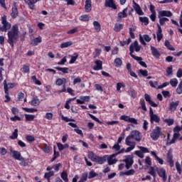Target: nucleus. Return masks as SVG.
<instances>
[{
	"label": "nucleus",
	"mask_w": 182,
	"mask_h": 182,
	"mask_svg": "<svg viewBox=\"0 0 182 182\" xmlns=\"http://www.w3.org/2000/svg\"><path fill=\"white\" fill-rule=\"evenodd\" d=\"M123 29V24H115L114 31L115 32H120Z\"/></svg>",
	"instance_id": "obj_41"
},
{
	"label": "nucleus",
	"mask_w": 182,
	"mask_h": 182,
	"mask_svg": "<svg viewBox=\"0 0 182 182\" xmlns=\"http://www.w3.org/2000/svg\"><path fill=\"white\" fill-rule=\"evenodd\" d=\"M107 160V156L106 155L102 157L97 156L95 161V163H97L98 164H103L106 163Z\"/></svg>",
	"instance_id": "obj_23"
},
{
	"label": "nucleus",
	"mask_w": 182,
	"mask_h": 182,
	"mask_svg": "<svg viewBox=\"0 0 182 182\" xmlns=\"http://www.w3.org/2000/svg\"><path fill=\"white\" fill-rule=\"evenodd\" d=\"M133 4L134 5V9L138 15H144V13H143V11L141 10V8H140V6L137 4V3H136V1H133Z\"/></svg>",
	"instance_id": "obj_22"
},
{
	"label": "nucleus",
	"mask_w": 182,
	"mask_h": 182,
	"mask_svg": "<svg viewBox=\"0 0 182 182\" xmlns=\"http://www.w3.org/2000/svg\"><path fill=\"white\" fill-rule=\"evenodd\" d=\"M156 171H157V167H153L150 166L149 168V174H151L154 177V179L156 180V177L157 176V173H156Z\"/></svg>",
	"instance_id": "obj_19"
},
{
	"label": "nucleus",
	"mask_w": 182,
	"mask_h": 182,
	"mask_svg": "<svg viewBox=\"0 0 182 182\" xmlns=\"http://www.w3.org/2000/svg\"><path fill=\"white\" fill-rule=\"evenodd\" d=\"M126 165L125 167L127 168V170H129V168H130V167H132V166H133V161L132 159H127L124 160Z\"/></svg>",
	"instance_id": "obj_28"
},
{
	"label": "nucleus",
	"mask_w": 182,
	"mask_h": 182,
	"mask_svg": "<svg viewBox=\"0 0 182 182\" xmlns=\"http://www.w3.org/2000/svg\"><path fill=\"white\" fill-rule=\"evenodd\" d=\"M85 9L86 12H90L92 11V1L91 0L85 1Z\"/></svg>",
	"instance_id": "obj_26"
},
{
	"label": "nucleus",
	"mask_w": 182,
	"mask_h": 182,
	"mask_svg": "<svg viewBox=\"0 0 182 182\" xmlns=\"http://www.w3.org/2000/svg\"><path fill=\"white\" fill-rule=\"evenodd\" d=\"M177 139H180V134L178 132H174L173 139L169 142V144H173V143H176V140Z\"/></svg>",
	"instance_id": "obj_29"
},
{
	"label": "nucleus",
	"mask_w": 182,
	"mask_h": 182,
	"mask_svg": "<svg viewBox=\"0 0 182 182\" xmlns=\"http://www.w3.org/2000/svg\"><path fill=\"white\" fill-rule=\"evenodd\" d=\"M135 173H136V171H134V169H131L125 172H122L121 174L122 176H133V174H134Z\"/></svg>",
	"instance_id": "obj_32"
},
{
	"label": "nucleus",
	"mask_w": 182,
	"mask_h": 182,
	"mask_svg": "<svg viewBox=\"0 0 182 182\" xmlns=\"http://www.w3.org/2000/svg\"><path fill=\"white\" fill-rule=\"evenodd\" d=\"M96 66H95L93 68L94 70H102V69H103V62H102V60H97L95 62Z\"/></svg>",
	"instance_id": "obj_18"
},
{
	"label": "nucleus",
	"mask_w": 182,
	"mask_h": 182,
	"mask_svg": "<svg viewBox=\"0 0 182 182\" xmlns=\"http://www.w3.org/2000/svg\"><path fill=\"white\" fill-rule=\"evenodd\" d=\"M139 21L140 22L144 23L145 26H147V24L149 23V18L147 17H140Z\"/></svg>",
	"instance_id": "obj_44"
},
{
	"label": "nucleus",
	"mask_w": 182,
	"mask_h": 182,
	"mask_svg": "<svg viewBox=\"0 0 182 182\" xmlns=\"http://www.w3.org/2000/svg\"><path fill=\"white\" fill-rule=\"evenodd\" d=\"M1 23L3 26H0L1 32H8L7 33V42L11 45V48H14V43H16L19 39V28H18V25L12 26V24L6 20V15L1 17ZM9 29H11V31H9Z\"/></svg>",
	"instance_id": "obj_1"
},
{
	"label": "nucleus",
	"mask_w": 182,
	"mask_h": 182,
	"mask_svg": "<svg viewBox=\"0 0 182 182\" xmlns=\"http://www.w3.org/2000/svg\"><path fill=\"white\" fill-rule=\"evenodd\" d=\"M180 105V101H176V102H171L169 105V110L171 112H176L177 109V106Z\"/></svg>",
	"instance_id": "obj_17"
},
{
	"label": "nucleus",
	"mask_w": 182,
	"mask_h": 182,
	"mask_svg": "<svg viewBox=\"0 0 182 182\" xmlns=\"http://www.w3.org/2000/svg\"><path fill=\"white\" fill-rule=\"evenodd\" d=\"M149 116L151 124H153V122H155L156 123H160V117H159L157 114H154L151 107L149 108Z\"/></svg>",
	"instance_id": "obj_4"
},
{
	"label": "nucleus",
	"mask_w": 182,
	"mask_h": 182,
	"mask_svg": "<svg viewBox=\"0 0 182 182\" xmlns=\"http://www.w3.org/2000/svg\"><path fill=\"white\" fill-rule=\"evenodd\" d=\"M145 163L148 164V166H151V158H150V156H146L145 159Z\"/></svg>",
	"instance_id": "obj_63"
},
{
	"label": "nucleus",
	"mask_w": 182,
	"mask_h": 182,
	"mask_svg": "<svg viewBox=\"0 0 182 182\" xmlns=\"http://www.w3.org/2000/svg\"><path fill=\"white\" fill-rule=\"evenodd\" d=\"M127 8L124 9L122 12L118 14V22L122 21V18H127Z\"/></svg>",
	"instance_id": "obj_21"
},
{
	"label": "nucleus",
	"mask_w": 182,
	"mask_h": 182,
	"mask_svg": "<svg viewBox=\"0 0 182 182\" xmlns=\"http://www.w3.org/2000/svg\"><path fill=\"white\" fill-rule=\"evenodd\" d=\"M149 85L151 87H154L156 89V87L159 86V82H157V81H155L154 82H153V81H149Z\"/></svg>",
	"instance_id": "obj_62"
},
{
	"label": "nucleus",
	"mask_w": 182,
	"mask_h": 182,
	"mask_svg": "<svg viewBox=\"0 0 182 182\" xmlns=\"http://www.w3.org/2000/svg\"><path fill=\"white\" fill-rule=\"evenodd\" d=\"M53 149H54V154H53V157L51 159V161H55V160H56V158L60 156V154H59V151H56V146H54Z\"/></svg>",
	"instance_id": "obj_37"
},
{
	"label": "nucleus",
	"mask_w": 182,
	"mask_h": 182,
	"mask_svg": "<svg viewBox=\"0 0 182 182\" xmlns=\"http://www.w3.org/2000/svg\"><path fill=\"white\" fill-rule=\"evenodd\" d=\"M80 21H82L84 22H87L89 21V16L87 15H82L80 16Z\"/></svg>",
	"instance_id": "obj_53"
},
{
	"label": "nucleus",
	"mask_w": 182,
	"mask_h": 182,
	"mask_svg": "<svg viewBox=\"0 0 182 182\" xmlns=\"http://www.w3.org/2000/svg\"><path fill=\"white\" fill-rule=\"evenodd\" d=\"M136 29V26H132L131 28H129V35L132 39H134L135 38L134 32H135Z\"/></svg>",
	"instance_id": "obj_31"
},
{
	"label": "nucleus",
	"mask_w": 182,
	"mask_h": 182,
	"mask_svg": "<svg viewBox=\"0 0 182 182\" xmlns=\"http://www.w3.org/2000/svg\"><path fill=\"white\" fill-rule=\"evenodd\" d=\"M20 162V166H23V167H26L28 166V162L25 160V158H23V159H19Z\"/></svg>",
	"instance_id": "obj_56"
},
{
	"label": "nucleus",
	"mask_w": 182,
	"mask_h": 182,
	"mask_svg": "<svg viewBox=\"0 0 182 182\" xmlns=\"http://www.w3.org/2000/svg\"><path fill=\"white\" fill-rule=\"evenodd\" d=\"M26 140L28 142V143H33V141H35V136H32V135H27L26 136Z\"/></svg>",
	"instance_id": "obj_39"
},
{
	"label": "nucleus",
	"mask_w": 182,
	"mask_h": 182,
	"mask_svg": "<svg viewBox=\"0 0 182 182\" xmlns=\"http://www.w3.org/2000/svg\"><path fill=\"white\" fill-rule=\"evenodd\" d=\"M93 26L96 32H99L102 29V27L100 26V23L99 21H94Z\"/></svg>",
	"instance_id": "obj_33"
},
{
	"label": "nucleus",
	"mask_w": 182,
	"mask_h": 182,
	"mask_svg": "<svg viewBox=\"0 0 182 182\" xmlns=\"http://www.w3.org/2000/svg\"><path fill=\"white\" fill-rule=\"evenodd\" d=\"M116 156H117V154H113L109 156H107V160L109 166H112V164H116V163H117Z\"/></svg>",
	"instance_id": "obj_8"
},
{
	"label": "nucleus",
	"mask_w": 182,
	"mask_h": 182,
	"mask_svg": "<svg viewBox=\"0 0 182 182\" xmlns=\"http://www.w3.org/2000/svg\"><path fill=\"white\" fill-rule=\"evenodd\" d=\"M129 55H130V56H132V58L133 59H134L135 60H137L138 62H140V61L143 60V58L141 57L136 56L133 53L129 54Z\"/></svg>",
	"instance_id": "obj_55"
},
{
	"label": "nucleus",
	"mask_w": 182,
	"mask_h": 182,
	"mask_svg": "<svg viewBox=\"0 0 182 182\" xmlns=\"http://www.w3.org/2000/svg\"><path fill=\"white\" fill-rule=\"evenodd\" d=\"M176 167L177 171L179 173V174H181V165L178 162L176 163Z\"/></svg>",
	"instance_id": "obj_60"
},
{
	"label": "nucleus",
	"mask_w": 182,
	"mask_h": 182,
	"mask_svg": "<svg viewBox=\"0 0 182 182\" xmlns=\"http://www.w3.org/2000/svg\"><path fill=\"white\" fill-rule=\"evenodd\" d=\"M87 173H82L80 181H87Z\"/></svg>",
	"instance_id": "obj_58"
},
{
	"label": "nucleus",
	"mask_w": 182,
	"mask_h": 182,
	"mask_svg": "<svg viewBox=\"0 0 182 182\" xmlns=\"http://www.w3.org/2000/svg\"><path fill=\"white\" fill-rule=\"evenodd\" d=\"M41 42H42V37L38 36L32 40L31 45L32 46H38V45H39V43H41Z\"/></svg>",
	"instance_id": "obj_25"
},
{
	"label": "nucleus",
	"mask_w": 182,
	"mask_h": 182,
	"mask_svg": "<svg viewBox=\"0 0 182 182\" xmlns=\"http://www.w3.org/2000/svg\"><path fill=\"white\" fill-rule=\"evenodd\" d=\"M132 137L135 141H141V133L137 130H134L131 132L129 135Z\"/></svg>",
	"instance_id": "obj_5"
},
{
	"label": "nucleus",
	"mask_w": 182,
	"mask_h": 182,
	"mask_svg": "<svg viewBox=\"0 0 182 182\" xmlns=\"http://www.w3.org/2000/svg\"><path fill=\"white\" fill-rule=\"evenodd\" d=\"M105 6L106 8H112V9H117V6L114 4V0H106Z\"/></svg>",
	"instance_id": "obj_14"
},
{
	"label": "nucleus",
	"mask_w": 182,
	"mask_h": 182,
	"mask_svg": "<svg viewBox=\"0 0 182 182\" xmlns=\"http://www.w3.org/2000/svg\"><path fill=\"white\" fill-rule=\"evenodd\" d=\"M167 21H168V18H166V17H161L160 18H159V23H160V25L161 26H163V25H164V23L165 22H167Z\"/></svg>",
	"instance_id": "obj_52"
},
{
	"label": "nucleus",
	"mask_w": 182,
	"mask_h": 182,
	"mask_svg": "<svg viewBox=\"0 0 182 182\" xmlns=\"http://www.w3.org/2000/svg\"><path fill=\"white\" fill-rule=\"evenodd\" d=\"M72 45H73L72 41H68V42L61 43L60 48H61V49H63L65 48H69V46H72Z\"/></svg>",
	"instance_id": "obj_35"
},
{
	"label": "nucleus",
	"mask_w": 182,
	"mask_h": 182,
	"mask_svg": "<svg viewBox=\"0 0 182 182\" xmlns=\"http://www.w3.org/2000/svg\"><path fill=\"white\" fill-rule=\"evenodd\" d=\"M13 7L11 9V16L13 19H15L19 15V11H18V7H16V2L13 3Z\"/></svg>",
	"instance_id": "obj_9"
},
{
	"label": "nucleus",
	"mask_w": 182,
	"mask_h": 182,
	"mask_svg": "<svg viewBox=\"0 0 182 182\" xmlns=\"http://www.w3.org/2000/svg\"><path fill=\"white\" fill-rule=\"evenodd\" d=\"M156 171L158 173V176L161 177L164 182L167 181V175H166V170H164V168L159 169V168H156Z\"/></svg>",
	"instance_id": "obj_10"
},
{
	"label": "nucleus",
	"mask_w": 182,
	"mask_h": 182,
	"mask_svg": "<svg viewBox=\"0 0 182 182\" xmlns=\"http://www.w3.org/2000/svg\"><path fill=\"white\" fill-rule=\"evenodd\" d=\"M140 49H141V46H139V42L137 41H135L129 46V55L134 53V50L135 52H140Z\"/></svg>",
	"instance_id": "obj_3"
},
{
	"label": "nucleus",
	"mask_w": 182,
	"mask_h": 182,
	"mask_svg": "<svg viewBox=\"0 0 182 182\" xmlns=\"http://www.w3.org/2000/svg\"><path fill=\"white\" fill-rule=\"evenodd\" d=\"M35 119V115L26 114V120L27 122H32Z\"/></svg>",
	"instance_id": "obj_48"
},
{
	"label": "nucleus",
	"mask_w": 182,
	"mask_h": 182,
	"mask_svg": "<svg viewBox=\"0 0 182 182\" xmlns=\"http://www.w3.org/2000/svg\"><path fill=\"white\" fill-rule=\"evenodd\" d=\"M140 105L141 106L142 110H144V112H147V108L146 107V102L144 101V100L141 99L140 100Z\"/></svg>",
	"instance_id": "obj_42"
},
{
	"label": "nucleus",
	"mask_w": 182,
	"mask_h": 182,
	"mask_svg": "<svg viewBox=\"0 0 182 182\" xmlns=\"http://www.w3.org/2000/svg\"><path fill=\"white\" fill-rule=\"evenodd\" d=\"M61 178H63V180H64V181L68 182L69 181V178H68V173L66 172V171H63L61 173Z\"/></svg>",
	"instance_id": "obj_38"
},
{
	"label": "nucleus",
	"mask_w": 182,
	"mask_h": 182,
	"mask_svg": "<svg viewBox=\"0 0 182 182\" xmlns=\"http://www.w3.org/2000/svg\"><path fill=\"white\" fill-rule=\"evenodd\" d=\"M165 46H166V48H168L169 50H174V48L171 46V44H170V41H168V40L165 41Z\"/></svg>",
	"instance_id": "obj_46"
},
{
	"label": "nucleus",
	"mask_w": 182,
	"mask_h": 182,
	"mask_svg": "<svg viewBox=\"0 0 182 182\" xmlns=\"http://www.w3.org/2000/svg\"><path fill=\"white\" fill-rule=\"evenodd\" d=\"M10 151L12 153L13 157L14 159H16V160H23V157L21 155V152L13 149H11Z\"/></svg>",
	"instance_id": "obj_15"
},
{
	"label": "nucleus",
	"mask_w": 182,
	"mask_h": 182,
	"mask_svg": "<svg viewBox=\"0 0 182 182\" xmlns=\"http://www.w3.org/2000/svg\"><path fill=\"white\" fill-rule=\"evenodd\" d=\"M116 66H122V59L120 58H116L114 60Z\"/></svg>",
	"instance_id": "obj_59"
},
{
	"label": "nucleus",
	"mask_w": 182,
	"mask_h": 182,
	"mask_svg": "<svg viewBox=\"0 0 182 182\" xmlns=\"http://www.w3.org/2000/svg\"><path fill=\"white\" fill-rule=\"evenodd\" d=\"M66 83L67 80L66 78H58L55 81V85L57 86H62L63 85V89L60 91V93H63L66 92Z\"/></svg>",
	"instance_id": "obj_2"
},
{
	"label": "nucleus",
	"mask_w": 182,
	"mask_h": 182,
	"mask_svg": "<svg viewBox=\"0 0 182 182\" xmlns=\"http://www.w3.org/2000/svg\"><path fill=\"white\" fill-rule=\"evenodd\" d=\"M4 92L6 93L5 97L6 99L5 102H11V97H9V90H8V83H6V80L4 81Z\"/></svg>",
	"instance_id": "obj_12"
},
{
	"label": "nucleus",
	"mask_w": 182,
	"mask_h": 182,
	"mask_svg": "<svg viewBox=\"0 0 182 182\" xmlns=\"http://www.w3.org/2000/svg\"><path fill=\"white\" fill-rule=\"evenodd\" d=\"M167 162L170 167H174V161H173V150L171 149L167 153Z\"/></svg>",
	"instance_id": "obj_7"
},
{
	"label": "nucleus",
	"mask_w": 182,
	"mask_h": 182,
	"mask_svg": "<svg viewBox=\"0 0 182 182\" xmlns=\"http://www.w3.org/2000/svg\"><path fill=\"white\" fill-rule=\"evenodd\" d=\"M163 16H167L168 18H170V16H173V13L170 11H161L159 12L158 18H163Z\"/></svg>",
	"instance_id": "obj_13"
},
{
	"label": "nucleus",
	"mask_w": 182,
	"mask_h": 182,
	"mask_svg": "<svg viewBox=\"0 0 182 182\" xmlns=\"http://www.w3.org/2000/svg\"><path fill=\"white\" fill-rule=\"evenodd\" d=\"M55 69H56V70L62 72L63 73H69V68H68L55 67Z\"/></svg>",
	"instance_id": "obj_36"
},
{
	"label": "nucleus",
	"mask_w": 182,
	"mask_h": 182,
	"mask_svg": "<svg viewBox=\"0 0 182 182\" xmlns=\"http://www.w3.org/2000/svg\"><path fill=\"white\" fill-rule=\"evenodd\" d=\"M88 159H90L92 161L96 162V160L97 159V156L93 152H89L88 153Z\"/></svg>",
	"instance_id": "obj_30"
},
{
	"label": "nucleus",
	"mask_w": 182,
	"mask_h": 182,
	"mask_svg": "<svg viewBox=\"0 0 182 182\" xmlns=\"http://www.w3.org/2000/svg\"><path fill=\"white\" fill-rule=\"evenodd\" d=\"M23 73H28L29 72V66L26 65H24L23 66Z\"/></svg>",
	"instance_id": "obj_64"
},
{
	"label": "nucleus",
	"mask_w": 182,
	"mask_h": 182,
	"mask_svg": "<svg viewBox=\"0 0 182 182\" xmlns=\"http://www.w3.org/2000/svg\"><path fill=\"white\" fill-rule=\"evenodd\" d=\"M161 129L160 127H156L155 129L151 133V137L153 140H158L159 137H160V132Z\"/></svg>",
	"instance_id": "obj_6"
},
{
	"label": "nucleus",
	"mask_w": 182,
	"mask_h": 182,
	"mask_svg": "<svg viewBox=\"0 0 182 182\" xmlns=\"http://www.w3.org/2000/svg\"><path fill=\"white\" fill-rule=\"evenodd\" d=\"M170 85H171L173 87H176V86H177V85H178V80H177V78L171 79V80H170Z\"/></svg>",
	"instance_id": "obj_40"
},
{
	"label": "nucleus",
	"mask_w": 182,
	"mask_h": 182,
	"mask_svg": "<svg viewBox=\"0 0 182 182\" xmlns=\"http://www.w3.org/2000/svg\"><path fill=\"white\" fill-rule=\"evenodd\" d=\"M39 103H41V102L39 101V99H38V97H34L31 100L32 106H39Z\"/></svg>",
	"instance_id": "obj_34"
},
{
	"label": "nucleus",
	"mask_w": 182,
	"mask_h": 182,
	"mask_svg": "<svg viewBox=\"0 0 182 182\" xmlns=\"http://www.w3.org/2000/svg\"><path fill=\"white\" fill-rule=\"evenodd\" d=\"M23 110H25V112H27L28 113H33L34 112H38L37 109L33 108H23Z\"/></svg>",
	"instance_id": "obj_49"
},
{
	"label": "nucleus",
	"mask_w": 182,
	"mask_h": 182,
	"mask_svg": "<svg viewBox=\"0 0 182 182\" xmlns=\"http://www.w3.org/2000/svg\"><path fill=\"white\" fill-rule=\"evenodd\" d=\"M43 150L45 153H49L50 151V148L48 144H44L43 146Z\"/></svg>",
	"instance_id": "obj_54"
},
{
	"label": "nucleus",
	"mask_w": 182,
	"mask_h": 182,
	"mask_svg": "<svg viewBox=\"0 0 182 182\" xmlns=\"http://www.w3.org/2000/svg\"><path fill=\"white\" fill-rule=\"evenodd\" d=\"M133 140L134 139L131 136V135H129L125 139L127 146H136V142Z\"/></svg>",
	"instance_id": "obj_16"
},
{
	"label": "nucleus",
	"mask_w": 182,
	"mask_h": 182,
	"mask_svg": "<svg viewBox=\"0 0 182 182\" xmlns=\"http://www.w3.org/2000/svg\"><path fill=\"white\" fill-rule=\"evenodd\" d=\"M135 154L138 156V157H140L141 159H143L144 157V154L141 151H136Z\"/></svg>",
	"instance_id": "obj_61"
},
{
	"label": "nucleus",
	"mask_w": 182,
	"mask_h": 182,
	"mask_svg": "<svg viewBox=\"0 0 182 182\" xmlns=\"http://www.w3.org/2000/svg\"><path fill=\"white\" fill-rule=\"evenodd\" d=\"M77 56H79L77 53H75L74 56H71V60H70V63H75V62H76V59H77Z\"/></svg>",
	"instance_id": "obj_51"
},
{
	"label": "nucleus",
	"mask_w": 182,
	"mask_h": 182,
	"mask_svg": "<svg viewBox=\"0 0 182 182\" xmlns=\"http://www.w3.org/2000/svg\"><path fill=\"white\" fill-rule=\"evenodd\" d=\"M157 27H158V31L156 32L157 41L158 42H160L161 39H163V34L161 33L163 31L161 30V26H160V25L157 24Z\"/></svg>",
	"instance_id": "obj_20"
},
{
	"label": "nucleus",
	"mask_w": 182,
	"mask_h": 182,
	"mask_svg": "<svg viewBox=\"0 0 182 182\" xmlns=\"http://www.w3.org/2000/svg\"><path fill=\"white\" fill-rule=\"evenodd\" d=\"M166 75L167 76L173 75V66H170L166 68Z\"/></svg>",
	"instance_id": "obj_47"
},
{
	"label": "nucleus",
	"mask_w": 182,
	"mask_h": 182,
	"mask_svg": "<svg viewBox=\"0 0 182 182\" xmlns=\"http://www.w3.org/2000/svg\"><path fill=\"white\" fill-rule=\"evenodd\" d=\"M121 120H124V122H128L129 123H133V124H138L137 119L134 118H131L129 116H126V115L121 116Z\"/></svg>",
	"instance_id": "obj_11"
},
{
	"label": "nucleus",
	"mask_w": 182,
	"mask_h": 182,
	"mask_svg": "<svg viewBox=\"0 0 182 182\" xmlns=\"http://www.w3.org/2000/svg\"><path fill=\"white\" fill-rule=\"evenodd\" d=\"M11 140H15V139H18V129H16L13 132L12 135L10 136Z\"/></svg>",
	"instance_id": "obj_43"
},
{
	"label": "nucleus",
	"mask_w": 182,
	"mask_h": 182,
	"mask_svg": "<svg viewBox=\"0 0 182 182\" xmlns=\"http://www.w3.org/2000/svg\"><path fill=\"white\" fill-rule=\"evenodd\" d=\"M39 0H27L26 2L28 6V8H30V9H35V4H36V2H38Z\"/></svg>",
	"instance_id": "obj_24"
},
{
	"label": "nucleus",
	"mask_w": 182,
	"mask_h": 182,
	"mask_svg": "<svg viewBox=\"0 0 182 182\" xmlns=\"http://www.w3.org/2000/svg\"><path fill=\"white\" fill-rule=\"evenodd\" d=\"M165 123H167L168 126H171L174 124V120L171 119H168L164 120Z\"/></svg>",
	"instance_id": "obj_57"
},
{
	"label": "nucleus",
	"mask_w": 182,
	"mask_h": 182,
	"mask_svg": "<svg viewBox=\"0 0 182 182\" xmlns=\"http://www.w3.org/2000/svg\"><path fill=\"white\" fill-rule=\"evenodd\" d=\"M54 176L53 171H50L48 173H46L44 175V178H50V177Z\"/></svg>",
	"instance_id": "obj_50"
},
{
	"label": "nucleus",
	"mask_w": 182,
	"mask_h": 182,
	"mask_svg": "<svg viewBox=\"0 0 182 182\" xmlns=\"http://www.w3.org/2000/svg\"><path fill=\"white\" fill-rule=\"evenodd\" d=\"M88 115L90 116V117H91V119H92V120H95V122H97V123H99V124H103V122H102L100 120H99V119H97L96 117H95L92 114H88Z\"/></svg>",
	"instance_id": "obj_45"
},
{
	"label": "nucleus",
	"mask_w": 182,
	"mask_h": 182,
	"mask_svg": "<svg viewBox=\"0 0 182 182\" xmlns=\"http://www.w3.org/2000/svg\"><path fill=\"white\" fill-rule=\"evenodd\" d=\"M151 50L152 52V55L155 56L157 59L160 58V52L155 47L151 46Z\"/></svg>",
	"instance_id": "obj_27"
}]
</instances>
